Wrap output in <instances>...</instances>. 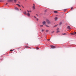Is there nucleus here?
<instances>
[{"label": "nucleus", "mask_w": 76, "mask_h": 76, "mask_svg": "<svg viewBox=\"0 0 76 76\" xmlns=\"http://www.w3.org/2000/svg\"><path fill=\"white\" fill-rule=\"evenodd\" d=\"M46 26H47V27H49V26L47 25H46Z\"/></svg>", "instance_id": "4468645a"}, {"label": "nucleus", "mask_w": 76, "mask_h": 76, "mask_svg": "<svg viewBox=\"0 0 76 76\" xmlns=\"http://www.w3.org/2000/svg\"><path fill=\"white\" fill-rule=\"evenodd\" d=\"M45 23H46L44 21V22H43V24L44 25H45Z\"/></svg>", "instance_id": "6e6552de"}, {"label": "nucleus", "mask_w": 76, "mask_h": 76, "mask_svg": "<svg viewBox=\"0 0 76 76\" xmlns=\"http://www.w3.org/2000/svg\"><path fill=\"white\" fill-rule=\"evenodd\" d=\"M18 0H14V2H15V3H16V1H18Z\"/></svg>", "instance_id": "1a4fd4ad"}, {"label": "nucleus", "mask_w": 76, "mask_h": 76, "mask_svg": "<svg viewBox=\"0 0 76 76\" xmlns=\"http://www.w3.org/2000/svg\"><path fill=\"white\" fill-rule=\"evenodd\" d=\"M34 17L35 18H36V17L34 16Z\"/></svg>", "instance_id": "6ab92c4d"}, {"label": "nucleus", "mask_w": 76, "mask_h": 76, "mask_svg": "<svg viewBox=\"0 0 76 76\" xmlns=\"http://www.w3.org/2000/svg\"><path fill=\"white\" fill-rule=\"evenodd\" d=\"M41 26H42V25Z\"/></svg>", "instance_id": "aec40b11"}, {"label": "nucleus", "mask_w": 76, "mask_h": 76, "mask_svg": "<svg viewBox=\"0 0 76 76\" xmlns=\"http://www.w3.org/2000/svg\"><path fill=\"white\" fill-rule=\"evenodd\" d=\"M10 51H13V50H10Z\"/></svg>", "instance_id": "2eb2a0df"}, {"label": "nucleus", "mask_w": 76, "mask_h": 76, "mask_svg": "<svg viewBox=\"0 0 76 76\" xmlns=\"http://www.w3.org/2000/svg\"><path fill=\"white\" fill-rule=\"evenodd\" d=\"M36 19L37 20H38V19L37 18Z\"/></svg>", "instance_id": "dca6fc26"}, {"label": "nucleus", "mask_w": 76, "mask_h": 76, "mask_svg": "<svg viewBox=\"0 0 76 76\" xmlns=\"http://www.w3.org/2000/svg\"><path fill=\"white\" fill-rule=\"evenodd\" d=\"M24 14L25 15H26V12L25 11L24 12H23Z\"/></svg>", "instance_id": "0eeeda50"}, {"label": "nucleus", "mask_w": 76, "mask_h": 76, "mask_svg": "<svg viewBox=\"0 0 76 76\" xmlns=\"http://www.w3.org/2000/svg\"><path fill=\"white\" fill-rule=\"evenodd\" d=\"M71 34H72V35H73V34H72V33H71Z\"/></svg>", "instance_id": "412c9836"}, {"label": "nucleus", "mask_w": 76, "mask_h": 76, "mask_svg": "<svg viewBox=\"0 0 76 76\" xmlns=\"http://www.w3.org/2000/svg\"><path fill=\"white\" fill-rule=\"evenodd\" d=\"M27 12H31V11H27Z\"/></svg>", "instance_id": "f8f14e48"}, {"label": "nucleus", "mask_w": 76, "mask_h": 76, "mask_svg": "<svg viewBox=\"0 0 76 76\" xmlns=\"http://www.w3.org/2000/svg\"><path fill=\"white\" fill-rule=\"evenodd\" d=\"M47 23H48L49 24V23H50V21H49V20H47Z\"/></svg>", "instance_id": "20e7f679"}, {"label": "nucleus", "mask_w": 76, "mask_h": 76, "mask_svg": "<svg viewBox=\"0 0 76 76\" xmlns=\"http://www.w3.org/2000/svg\"><path fill=\"white\" fill-rule=\"evenodd\" d=\"M54 13H57V12L56 11H54Z\"/></svg>", "instance_id": "9d476101"}, {"label": "nucleus", "mask_w": 76, "mask_h": 76, "mask_svg": "<svg viewBox=\"0 0 76 76\" xmlns=\"http://www.w3.org/2000/svg\"><path fill=\"white\" fill-rule=\"evenodd\" d=\"M22 7L23 8H24V7H23V6H22Z\"/></svg>", "instance_id": "a211bd4d"}, {"label": "nucleus", "mask_w": 76, "mask_h": 76, "mask_svg": "<svg viewBox=\"0 0 76 76\" xmlns=\"http://www.w3.org/2000/svg\"><path fill=\"white\" fill-rule=\"evenodd\" d=\"M35 9V6H34L33 7V9L34 10V9Z\"/></svg>", "instance_id": "423d86ee"}, {"label": "nucleus", "mask_w": 76, "mask_h": 76, "mask_svg": "<svg viewBox=\"0 0 76 76\" xmlns=\"http://www.w3.org/2000/svg\"><path fill=\"white\" fill-rule=\"evenodd\" d=\"M33 5H34V6H35V4H34Z\"/></svg>", "instance_id": "4be33fe9"}, {"label": "nucleus", "mask_w": 76, "mask_h": 76, "mask_svg": "<svg viewBox=\"0 0 76 76\" xmlns=\"http://www.w3.org/2000/svg\"><path fill=\"white\" fill-rule=\"evenodd\" d=\"M16 5H17V6H18V7H21L20 5L18 4H17Z\"/></svg>", "instance_id": "f03ea898"}, {"label": "nucleus", "mask_w": 76, "mask_h": 76, "mask_svg": "<svg viewBox=\"0 0 76 76\" xmlns=\"http://www.w3.org/2000/svg\"><path fill=\"white\" fill-rule=\"evenodd\" d=\"M68 29H70V27H69V26H68Z\"/></svg>", "instance_id": "ddd939ff"}, {"label": "nucleus", "mask_w": 76, "mask_h": 76, "mask_svg": "<svg viewBox=\"0 0 76 76\" xmlns=\"http://www.w3.org/2000/svg\"><path fill=\"white\" fill-rule=\"evenodd\" d=\"M74 34H76V32H74Z\"/></svg>", "instance_id": "f3484780"}, {"label": "nucleus", "mask_w": 76, "mask_h": 76, "mask_svg": "<svg viewBox=\"0 0 76 76\" xmlns=\"http://www.w3.org/2000/svg\"><path fill=\"white\" fill-rule=\"evenodd\" d=\"M15 10H19V9H18V7H15Z\"/></svg>", "instance_id": "39448f33"}, {"label": "nucleus", "mask_w": 76, "mask_h": 76, "mask_svg": "<svg viewBox=\"0 0 76 76\" xmlns=\"http://www.w3.org/2000/svg\"><path fill=\"white\" fill-rule=\"evenodd\" d=\"M71 9H72V8H71Z\"/></svg>", "instance_id": "5701e85b"}, {"label": "nucleus", "mask_w": 76, "mask_h": 76, "mask_svg": "<svg viewBox=\"0 0 76 76\" xmlns=\"http://www.w3.org/2000/svg\"><path fill=\"white\" fill-rule=\"evenodd\" d=\"M42 31H43V30H42Z\"/></svg>", "instance_id": "b1692460"}, {"label": "nucleus", "mask_w": 76, "mask_h": 76, "mask_svg": "<svg viewBox=\"0 0 76 76\" xmlns=\"http://www.w3.org/2000/svg\"><path fill=\"white\" fill-rule=\"evenodd\" d=\"M51 47L52 48H56V47L54 46H51Z\"/></svg>", "instance_id": "f257e3e1"}, {"label": "nucleus", "mask_w": 76, "mask_h": 76, "mask_svg": "<svg viewBox=\"0 0 76 76\" xmlns=\"http://www.w3.org/2000/svg\"><path fill=\"white\" fill-rule=\"evenodd\" d=\"M55 20H57V17H56L55 18Z\"/></svg>", "instance_id": "9b49d317"}, {"label": "nucleus", "mask_w": 76, "mask_h": 76, "mask_svg": "<svg viewBox=\"0 0 76 76\" xmlns=\"http://www.w3.org/2000/svg\"><path fill=\"white\" fill-rule=\"evenodd\" d=\"M27 16H30V14L29 13H28L27 14Z\"/></svg>", "instance_id": "7ed1b4c3"}]
</instances>
